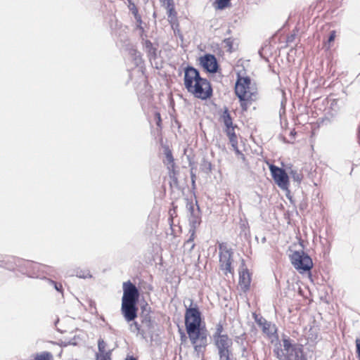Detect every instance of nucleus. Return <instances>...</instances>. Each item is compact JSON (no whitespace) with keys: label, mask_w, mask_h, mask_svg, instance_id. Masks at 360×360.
Listing matches in <instances>:
<instances>
[{"label":"nucleus","mask_w":360,"mask_h":360,"mask_svg":"<svg viewBox=\"0 0 360 360\" xmlns=\"http://www.w3.org/2000/svg\"><path fill=\"white\" fill-rule=\"evenodd\" d=\"M227 136H229V140H233V139H235L237 138L236 136V134L234 131V127L232 125V127L231 128H226V130H225Z\"/></svg>","instance_id":"nucleus-35"},{"label":"nucleus","mask_w":360,"mask_h":360,"mask_svg":"<svg viewBox=\"0 0 360 360\" xmlns=\"http://www.w3.org/2000/svg\"><path fill=\"white\" fill-rule=\"evenodd\" d=\"M131 5H132V6H131V8H130V10H131L132 14L134 15L135 18H139L140 15L139 14L137 8L136 7V6L134 4H132Z\"/></svg>","instance_id":"nucleus-44"},{"label":"nucleus","mask_w":360,"mask_h":360,"mask_svg":"<svg viewBox=\"0 0 360 360\" xmlns=\"http://www.w3.org/2000/svg\"><path fill=\"white\" fill-rule=\"evenodd\" d=\"M191 236L190 238L184 243V248L185 250H188L189 252L192 251L193 249L195 247V243L193 242L194 240V236H195V231L192 230L190 231Z\"/></svg>","instance_id":"nucleus-22"},{"label":"nucleus","mask_w":360,"mask_h":360,"mask_svg":"<svg viewBox=\"0 0 360 360\" xmlns=\"http://www.w3.org/2000/svg\"><path fill=\"white\" fill-rule=\"evenodd\" d=\"M155 119H156V124H157V125H158V127H160L162 120H161V116H160V112H155Z\"/></svg>","instance_id":"nucleus-46"},{"label":"nucleus","mask_w":360,"mask_h":360,"mask_svg":"<svg viewBox=\"0 0 360 360\" xmlns=\"http://www.w3.org/2000/svg\"><path fill=\"white\" fill-rule=\"evenodd\" d=\"M173 11H173V9H172V8H170V9L169 10V16H171V15H172V14H173Z\"/></svg>","instance_id":"nucleus-52"},{"label":"nucleus","mask_w":360,"mask_h":360,"mask_svg":"<svg viewBox=\"0 0 360 360\" xmlns=\"http://www.w3.org/2000/svg\"><path fill=\"white\" fill-rule=\"evenodd\" d=\"M165 154V158H166V160H167V163L173 165L174 164V158H173L171 150H169L168 148L166 149Z\"/></svg>","instance_id":"nucleus-36"},{"label":"nucleus","mask_w":360,"mask_h":360,"mask_svg":"<svg viewBox=\"0 0 360 360\" xmlns=\"http://www.w3.org/2000/svg\"><path fill=\"white\" fill-rule=\"evenodd\" d=\"M224 43L226 44V46L229 48V51L231 52L233 49V39L231 38L225 39Z\"/></svg>","instance_id":"nucleus-41"},{"label":"nucleus","mask_w":360,"mask_h":360,"mask_svg":"<svg viewBox=\"0 0 360 360\" xmlns=\"http://www.w3.org/2000/svg\"><path fill=\"white\" fill-rule=\"evenodd\" d=\"M75 275L80 278H87L92 277L89 269H77L76 271Z\"/></svg>","instance_id":"nucleus-25"},{"label":"nucleus","mask_w":360,"mask_h":360,"mask_svg":"<svg viewBox=\"0 0 360 360\" xmlns=\"http://www.w3.org/2000/svg\"><path fill=\"white\" fill-rule=\"evenodd\" d=\"M290 174L292 180L295 182H296L297 184V185H300L303 179V175L302 174V173L298 172L295 169H291L290 172Z\"/></svg>","instance_id":"nucleus-24"},{"label":"nucleus","mask_w":360,"mask_h":360,"mask_svg":"<svg viewBox=\"0 0 360 360\" xmlns=\"http://www.w3.org/2000/svg\"><path fill=\"white\" fill-rule=\"evenodd\" d=\"M335 37H336V31L335 30L330 31L328 39L327 40V42L325 44V46H327V49H329L330 47V43L334 41Z\"/></svg>","instance_id":"nucleus-34"},{"label":"nucleus","mask_w":360,"mask_h":360,"mask_svg":"<svg viewBox=\"0 0 360 360\" xmlns=\"http://www.w3.org/2000/svg\"><path fill=\"white\" fill-rule=\"evenodd\" d=\"M139 290L130 281L123 283V296L122 301L138 303Z\"/></svg>","instance_id":"nucleus-7"},{"label":"nucleus","mask_w":360,"mask_h":360,"mask_svg":"<svg viewBox=\"0 0 360 360\" xmlns=\"http://www.w3.org/2000/svg\"><path fill=\"white\" fill-rule=\"evenodd\" d=\"M251 79L250 77H242L238 74L237 80L235 84V93L239 100H245L250 98L252 95H256L255 91H251Z\"/></svg>","instance_id":"nucleus-5"},{"label":"nucleus","mask_w":360,"mask_h":360,"mask_svg":"<svg viewBox=\"0 0 360 360\" xmlns=\"http://www.w3.org/2000/svg\"><path fill=\"white\" fill-rule=\"evenodd\" d=\"M24 259L15 257H6L3 259L0 260V267L12 271L15 267H22Z\"/></svg>","instance_id":"nucleus-12"},{"label":"nucleus","mask_w":360,"mask_h":360,"mask_svg":"<svg viewBox=\"0 0 360 360\" xmlns=\"http://www.w3.org/2000/svg\"><path fill=\"white\" fill-rule=\"evenodd\" d=\"M96 360H110L109 353L97 354Z\"/></svg>","instance_id":"nucleus-40"},{"label":"nucleus","mask_w":360,"mask_h":360,"mask_svg":"<svg viewBox=\"0 0 360 360\" xmlns=\"http://www.w3.org/2000/svg\"><path fill=\"white\" fill-rule=\"evenodd\" d=\"M253 316L255 318V322L260 326H262L264 323L266 322V320L263 317H258V316L255 314H253Z\"/></svg>","instance_id":"nucleus-39"},{"label":"nucleus","mask_w":360,"mask_h":360,"mask_svg":"<svg viewBox=\"0 0 360 360\" xmlns=\"http://www.w3.org/2000/svg\"><path fill=\"white\" fill-rule=\"evenodd\" d=\"M53 355L51 352H43L40 354H37L34 358V360H52Z\"/></svg>","instance_id":"nucleus-26"},{"label":"nucleus","mask_w":360,"mask_h":360,"mask_svg":"<svg viewBox=\"0 0 360 360\" xmlns=\"http://www.w3.org/2000/svg\"><path fill=\"white\" fill-rule=\"evenodd\" d=\"M144 49L147 53L150 60H155L158 56V48L155 46L150 40H145L143 43Z\"/></svg>","instance_id":"nucleus-18"},{"label":"nucleus","mask_w":360,"mask_h":360,"mask_svg":"<svg viewBox=\"0 0 360 360\" xmlns=\"http://www.w3.org/2000/svg\"><path fill=\"white\" fill-rule=\"evenodd\" d=\"M295 36H296L295 33H293V34H291L290 35H289L287 37V42L288 43H292L295 40Z\"/></svg>","instance_id":"nucleus-47"},{"label":"nucleus","mask_w":360,"mask_h":360,"mask_svg":"<svg viewBox=\"0 0 360 360\" xmlns=\"http://www.w3.org/2000/svg\"><path fill=\"white\" fill-rule=\"evenodd\" d=\"M47 281L49 284L52 285L58 292L61 293L63 292V285L61 283H58L56 281L49 278L47 279Z\"/></svg>","instance_id":"nucleus-31"},{"label":"nucleus","mask_w":360,"mask_h":360,"mask_svg":"<svg viewBox=\"0 0 360 360\" xmlns=\"http://www.w3.org/2000/svg\"><path fill=\"white\" fill-rule=\"evenodd\" d=\"M129 324V330L131 333L140 335L143 339H146V331L141 328V326L134 320Z\"/></svg>","instance_id":"nucleus-19"},{"label":"nucleus","mask_w":360,"mask_h":360,"mask_svg":"<svg viewBox=\"0 0 360 360\" xmlns=\"http://www.w3.org/2000/svg\"><path fill=\"white\" fill-rule=\"evenodd\" d=\"M188 93L193 94L194 97L201 99L207 100L210 98L213 94V90L210 82L205 78H200L193 85L191 89L187 91Z\"/></svg>","instance_id":"nucleus-4"},{"label":"nucleus","mask_w":360,"mask_h":360,"mask_svg":"<svg viewBox=\"0 0 360 360\" xmlns=\"http://www.w3.org/2000/svg\"><path fill=\"white\" fill-rule=\"evenodd\" d=\"M285 100H282L281 101V109L283 110V112L285 111Z\"/></svg>","instance_id":"nucleus-51"},{"label":"nucleus","mask_w":360,"mask_h":360,"mask_svg":"<svg viewBox=\"0 0 360 360\" xmlns=\"http://www.w3.org/2000/svg\"><path fill=\"white\" fill-rule=\"evenodd\" d=\"M169 178L171 179L170 186L177 187L179 184L178 179L175 175V172L173 170L169 172Z\"/></svg>","instance_id":"nucleus-32"},{"label":"nucleus","mask_w":360,"mask_h":360,"mask_svg":"<svg viewBox=\"0 0 360 360\" xmlns=\"http://www.w3.org/2000/svg\"><path fill=\"white\" fill-rule=\"evenodd\" d=\"M229 253H233V250L228 248L226 243L219 244V255H224Z\"/></svg>","instance_id":"nucleus-27"},{"label":"nucleus","mask_w":360,"mask_h":360,"mask_svg":"<svg viewBox=\"0 0 360 360\" xmlns=\"http://www.w3.org/2000/svg\"><path fill=\"white\" fill-rule=\"evenodd\" d=\"M136 20V28L139 30L141 32V35L144 32V28L142 26L143 21L141 20V15L139 16V18H135Z\"/></svg>","instance_id":"nucleus-38"},{"label":"nucleus","mask_w":360,"mask_h":360,"mask_svg":"<svg viewBox=\"0 0 360 360\" xmlns=\"http://www.w3.org/2000/svg\"><path fill=\"white\" fill-rule=\"evenodd\" d=\"M133 52L134 53V60H136V63L138 64V63L141 60V54L136 50H133Z\"/></svg>","instance_id":"nucleus-45"},{"label":"nucleus","mask_w":360,"mask_h":360,"mask_svg":"<svg viewBox=\"0 0 360 360\" xmlns=\"http://www.w3.org/2000/svg\"><path fill=\"white\" fill-rule=\"evenodd\" d=\"M189 225L191 226L190 231L194 230L200 225L201 221L200 210L198 205L195 209V212H193L188 215Z\"/></svg>","instance_id":"nucleus-16"},{"label":"nucleus","mask_w":360,"mask_h":360,"mask_svg":"<svg viewBox=\"0 0 360 360\" xmlns=\"http://www.w3.org/2000/svg\"><path fill=\"white\" fill-rule=\"evenodd\" d=\"M218 338L217 340H214V342L218 350L219 357L224 358L225 356L232 355V340L229 336Z\"/></svg>","instance_id":"nucleus-9"},{"label":"nucleus","mask_w":360,"mask_h":360,"mask_svg":"<svg viewBox=\"0 0 360 360\" xmlns=\"http://www.w3.org/2000/svg\"><path fill=\"white\" fill-rule=\"evenodd\" d=\"M223 331V326L221 323H219L216 326V330L215 333L213 335V340H217L219 338L218 337H225L228 336L226 334H222Z\"/></svg>","instance_id":"nucleus-28"},{"label":"nucleus","mask_w":360,"mask_h":360,"mask_svg":"<svg viewBox=\"0 0 360 360\" xmlns=\"http://www.w3.org/2000/svg\"><path fill=\"white\" fill-rule=\"evenodd\" d=\"M121 311L128 323L134 321L137 317V303L122 301Z\"/></svg>","instance_id":"nucleus-11"},{"label":"nucleus","mask_w":360,"mask_h":360,"mask_svg":"<svg viewBox=\"0 0 360 360\" xmlns=\"http://www.w3.org/2000/svg\"><path fill=\"white\" fill-rule=\"evenodd\" d=\"M180 333H181V342H184V341H186V335H185L184 332H180Z\"/></svg>","instance_id":"nucleus-48"},{"label":"nucleus","mask_w":360,"mask_h":360,"mask_svg":"<svg viewBox=\"0 0 360 360\" xmlns=\"http://www.w3.org/2000/svg\"><path fill=\"white\" fill-rule=\"evenodd\" d=\"M191 186L192 188H195V179H196V175L193 172V168L191 169Z\"/></svg>","instance_id":"nucleus-42"},{"label":"nucleus","mask_w":360,"mask_h":360,"mask_svg":"<svg viewBox=\"0 0 360 360\" xmlns=\"http://www.w3.org/2000/svg\"><path fill=\"white\" fill-rule=\"evenodd\" d=\"M125 360H138L136 358H135L134 356H127Z\"/></svg>","instance_id":"nucleus-50"},{"label":"nucleus","mask_w":360,"mask_h":360,"mask_svg":"<svg viewBox=\"0 0 360 360\" xmlns=\"http://www.w3.org/2000/svg\"><path fill=\"white\" fill-rule=\"evenodd\" d=\"M262 332L269 337H271L276 333V328L274 325H271L270 322L264 323L262 326Z\"/></svg>","instance_id":"nucleus-20"},{"label":"nucleus","mask_w":360,"mask_h":360,"mask_svg":"<svg viewBox=\"0 0 360 360\" xmlns=\"http://www.w3.org/2000/svg\"><path fill=\"white\" fill-rule=\"evenodd\" d=\"M184 84L186 89L188 91L196 81L201 78V76L198 69L189 65L184 68Z\"/></svg>","instance_id":"nucleus-8"},{"label":"nucleus","mask_w":360,"mask_h":360,"mask_svg":"<svg viewBox=\"0 0 360 360\" xmlns=\"http://www.w3.org/2000/svg\"><path fill=\"white\" fill-rule=\"evenodd\" d=\"M231 143V146L232 148H233L234 151L236 152V154L238 155H241L243 156V155L241 153V152L240 151V150L238 149V141H237V138L235 139H231V140H229Z\"/></svg>","instance_id":"nucleus-37"},{"label":"nucleus","mask_w":360,"mask_h":360,"mask_svg":"<svg viewBox=\"0 0 360 360\" xmlns=\"http://www.w3.org/2000/svg\"><path fill=\"white\" fill-rule=\"evenodd\" d=\"M184 321L186 333L196 356L203 358L208 345V331L205 326L201 327V312L196 304L193 307V301L186 309Z\"/></svg>","instance_id":"nucleus-1"},{"label":"nucleus","mask_w":360,"mask_h":360,"mask_svg":"<svg viewBox=\"0 0 360 360\" xmlns=\"http://www.w3.org/2000/svg\"><path fill=\"white\" fill-rule=\"evenodd\" d=\"M262 241H263V242H265V241H266V238H262Z\"/></svg>","instance_id":"nucleus-53"},{"label":"nucleus","mask_w":360,"mask_h":360,"mask_svg":"<svg viewBox=\"0 0 360 360\" xmlns=\"http://www.w3.org/2000/svg\"><path fill=\"white\" fill-rule=\"evenodd\" d=\"M41 266H42V265L32 261L24 260L21 271L24 274H27L30 277H34L37 276V272L39 271Z\"/></svg>","instance_id":"nucleus-13"},{"label":"nucleus","mask_w":360,"mask_h":360,"mask_svg":"<svg viewBox=\"0 0 360 360\" xmlns=\"http://www.w3.org/2000/svg\"><path fill=\"white\" fill-rule=\"evenodd\" d=\"M250 282L251 278L248 269H244L240 272L239 284L244 291H246L249 289Z\"/></svg>","instance_id":"nucleus-17"},{"label":"nucleus","mask_w":360,"mask_h":360,"mask_svg":"<svg viewBox=\"0 0 360 360\" xmlns=\"http://www.w3.org/2000/svg\"><path fill=\"white\" fill-rule=\"evenodd\" d=\"M231 356H232V355L225 356L224 358H222V357L221 356V357H219V360H232V359H231Z\"/></svg>","instance_id":"nucleus-49"},{"label":"nucleus","mask_w":360,"mask_h":360,"mask_svg":"<svg viewBox=\"0 0 360 360\" xmlns=\"http://www.w3.org/2000/svg\"><path fill=\"white\" fill-rule=\"evenodd\" d=\"M200 64L210 73H216L219 69V66L214 55L206 53L200 58Z\"/></svg>","instance_id":"nucleus-10"},{"label":"nucleus","mask_w":360,"mask_h":360,"mask_svg":"<svg viewBox=\"0 0 360 360\" xmlns=\"http://www.w3.org/2000/svg\"><path fill=\"white\" fill-rule=\"evenodd\" d=\"M223 122L224 125L226 126V128H231L233 125L232 118L231 117V115L229 113V111L227 108H225L222 115H221Z\"/></svg>","instance_id":"nucleus-21"},{"label":"nucleus","mask_w":360,"mask_h":360,"mask_svg":"<svg viewBox=\"0 0 360 360\" xmlns=\"http://www.w3.org/2000/svg\"><path fill=\"white\" fill-rule=\"evenodd\" d=\"M140 318L141 319L142 327L143 329H146V335L148 334L152 339L154 333L155 321L151 319V316L149 313H143Z\"/></svg>","instance_id":"nucleus-14"},{"label":"nucleus","mask_w":360,"mask_h":360,"mask_svg":"<svg viewBox=\"0 0 360 360\" xmlns=\"http://www.w3.org/2000/svg\"><path fill=\"white\" fill-rule=\"evenodd\" d=\"M269 169L272 178L278 186L282 190L289 191V177L285 170L274 165H271Z\"/></svg>","instance_id":"nucleus-6"},{"label":"nucleus","mask_w":360,"mask_h":360,"mask_svg":"<svg viewBox=\"0 0 360 360\" xmlns=\"http://www.w3.org/2000/svg\"><path fill=\"white\" fill-rule=\"evenodd\" d=\"M293 266L300 273L309 272L313 267V262L309 255L303 250H295L290 255Z\"/></svg>","instance_id":"nucleus-3"},{"label":"nucleus","mask_w":360,"mask_h":360,"mask_svg":"<svg viewBox=\"0 0 360 360\" xmlns=\"http://www.w3.org/2000/svg\"><path fill=\"white\" fill-rule=\"evenodd\" d=\"M200 169L206 173L209 174L212 171V164L210 161L206 160L205 158H203L202 160V162L200 163Z\"/></svg>","instance_id":"nucleus-23"},{"label":"nucleus","mask_w":360,"mask_h":360,"mask_svg":"<svg viewBox=\"0 0 360 360\" xmlns=\"http://www.w3.org/2000/svg\"><path fill=\"white\" fill-rule=\"evenodd\" d=\"M283 349L278 347L274 349L278 360H307L300 346L294 345L289 338H284Z\"/></svg>","instance_id":"nucleus-2"},{"label":"nucleus","mask_w":360,"mask_h":360,"mask_svg":"<svg viewBox=\"0 0 360 360\" xmlns=\"http://www.w3.org/2000/svg\"><path fill=\"white\" fill-rule=\"evenodd\" d=\"M233 253L219 255V266L225 274L232 273V256Z\"/></svg>","instance_id":"nucleus-15"},{"label":"nucleus","mask_w":360,"mask_h":360,"mask_svg":"<svg viewBox=\"0 0 360 360\" xmlns=\"http://www.w3.org/2000/svg\"><path fill=\"white\" fill-rule=\"evenodd\" d=\"M356 344V353L359 360H360V337L357 338L355 340Z\"/></svg>","instance_id":"nucleus-43"},{"label":"nucleus","mask_w":360,"mask_h":360,"mask_svg":"<svg viewBox=\"0 0 360 360\" xmlns=\"http://www.w3.org/2000/svg\"><path fill=\"white\" fill-rule=\"evenodd\" d=\"M256 98V95H252L250 98H247L245 100H239L240 102V107L243 110H247L248 109V101H252Z\"/></svg>","instance_id":"nucleus-30"},{"label":"nucleus","mask_w":360,"mask_h":360,"mask_svg":"<svg viewBox=\"0 0 360 360\" xmlns=\"http://www.w3.org/2000/svg\"><path fill=\"white\" fill-rule=\"evenodd\" d=\"M197 205H198L197 200L194 203L192 200L186 199V209L189 214L192 213L193 212H195Z\"/></svg>","instance_id":"nucleus-29"},{"label":"nucleus","mask_w":360,"mask_h":360,"mask_svg":"<svg viewBox=\"0 0 360 360\" xmlns=\"http://www.w3.org/2000/svg\"><path fill=\"white\" fill-rule=\"evenodd\" d=\"M105 347H106L105 342L102 338H99L98 340V348L99 354L107 353L105 352Z\"/></svg>","instance_id":"nucleus-33"}]
</instances>
